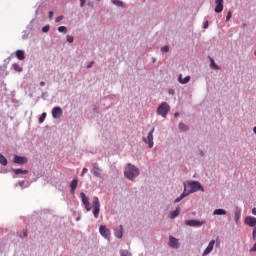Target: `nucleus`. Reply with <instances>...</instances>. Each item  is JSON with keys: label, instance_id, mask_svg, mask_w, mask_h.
<instances>
[{"label": "nucleus", "instance_id": "f257e3e1", "mask_svg": "<svg viewBox=\"0 0 256 256\" xmlns=\"http://www.w3.org/2000/svg\"><path fill=\"white\" fill-rule=\"evenodd\" d=\"M188 185L190 187V190L187 191V186L184 184V192L180 195V197L175 199V203H179L180 201L185 199V197H187V195H189L190 193H197V191H203V186L198 181H191L188 183Z\"/></svg>", "mask_w": 256, "mask_h": 256}, {"label": "nucleus", "instance_id": "f03ea898", "mask_svg": "<svg viewBox=\"0 0 256 256\" xmlns=\"http://www.w3.org/2000/svg\"><path fill=\"white\" fill-rule=\"evenodd\" d=\"M138 175H139V168L135 167L132 164H128L126 166L124 171V177H126V179L133 181V179H135V177H138Z\"/></svg>", "mask_w": 256, "mask_h": 256}, {"label": "nucleus", "instance_id": "7ed1b4c3", "mask_svg": "<svg viewBox=\"0 0 256 256\" xmlns=\"http://www.w3.org/2000/svg\"><path fill=\"white\" fill-rule=\"evenodd\" d=\"M170 111H171V106H169V104L167 102H162L158 106L156 113H157V115H160L161 117H163L165 119Z\"/></svg>", "mask_w": 256, "mask_h": 256}, {"label": "nucleus", "instance_id": "20e7f679", "mask_svg": "<svg viewBox=\"0 0 256 256\" xmlns=\"http://www.w3.org/2000/svg\"><path fill=\"white\" fill-rule=\"evenodd\" d=\"M101 211V204L99 203V198H93V215L95 219H99V213Z\"/></svg>", "mask_w": 256, "mask_h": 256}, {"label": "nucleus", "instance_id": "39448f33", "mask_svg": "<svg viewBox=\"0 0 256 256\" xmlns=\"http://www.w3.org/2000/svg\"><path fill=\"white\" fill-rule=\"evenodd\" d=\"M102 171H103V169H101V167H99V163L95 162L92 164L91 173L94 175V177H98L100 179Z\"/></svg>", "mask_w": 256, "mask_h": 256}, {"label": "nucleus", "instance_id": "423d86ee", "mask_svg": "<svg viewBox=\"0 0 256 256\" xmlns=\"http://www.w3.org/2000/svg\"><path fill=\"white\" fill-rule=\"evenodd\" d=\"M100 231V235H102V237H104V239H107L109 241V239H111V230L107 229V226H100L99 228Z\"/></svg>", "mask_w": 256, "mask_h": 256}, {"label": "nucleus", "instance_id": "0eeeda50", "mask_svg": "<svg viewBox=\"0 0 256 256\" xmlns=\"http://www.w3.org/2000/svg\"><path fill=\"white\" fill-rule=\"evenodd\" d=\"M80 197L83 205L85 206L86 211H91V204L89 203V197L85 195V192H81Z\"/></svg>", "mask_w": 256, "mask_h": 256}, {"label": "nucleus", "instance_id": "6e6552de", "mask_svg": "<svg viewBox=\"0 0 256 256\" xmlns=\"http://www.w3.org/2000/svg\"><path fill=\"white\" fill-rule=\"evenodd\" d=\"M155 132V128H153L148 136H147V139L146 138H143V141L144 143H148V147L149 149H152L153 145H154V142H153V133Z\"/></svg>", "mask_w": 256, "mask_h": 256}, {"label": "nucleus", "instance_id": "1a4fd4ad", "mask_svg": "<svg viewBox=\"0 0 256 256\" xmlns=\"http://www.w3.org/2000/svg\"><path fill=\"white\" fill-rule=\"evenodd\" d=\"M63 115V109L61 107L56 106L52 110V117L54 119H61V116Z\"/></svg>", "mask_w": 256, "mask_h": 256}, {"label": "nucleus", "instance_id": "9d476101", "mask_svg": "<svg viewBox=\"0 0 256 256\" xmlns=\"http://www.w3.org/2000/svg\"><path fill=\"white\" fill-rule=\"evenodd\" d=\"M27 161H28L27 157L19 156V155H15L13 159V163H16L17 165H25Z\"/></svg>", "mask_w": 256, "mask_h": 256}, {"label": "nucleus", "instance_id": "9b49d317", "mask_svg": "<svg viewBox=\"0 0 256 256\" xmlns=\"http://www.w3.org/2000/svg\"><path fill=\"white\" fill-rule=\"evenodd\" d=\"M185 225H187L188 227H201V225H203V222L198 220H186Z\"/></svg>", "mask_w": 256, "mask_h": 256}, {"label": "nucleus", "instance_id": "f8f14e48", "mask_svg": "<svg viewBox=\"0 0 256 256\" xmlns=\"http://www.w3.org/2000/svg\"><path fill=\"white\" fill-rule=\"evenodd\" d=\"M244 223L248 225L249 227H256V218L252 216H248L245 218Z\"/></svg>", "mask_w": 256, "mask_h": 256}, {"label": "nucleus", "instance_id": "ddd939ff", "mask_svg": "<svg viewBox=\"0 0 256 256\" xmlns=\"http://www.w3.org/2000/svg\"><path fill=\"white\" fill-rule=\"evenodd\" d=\"M169 246L173 249H179V240L175 237L170 236Z\"/></svg>", "mask_w": 256, "mask_h": 256}, {"label": "nucleus", "instance_id": "4468645a", "mask_svg": "<svg viewBox=\"0 0 256 256\" xmlns=\"http://www.w3.org/2000/svg\"><path fill=\"white\" fill-rule=\"evenodd\" d=\"M213 247H215V240L210 241L207 248L203 252V256L209 255V253L213 251Z\"/></svg>", "mask_w": 256, "mask_h": 256}, {"label": "nucleus", "instance_id": "2eb2a0df", "mask_svg": "<svg viewBox=\"0 0 256 256\" xmlns=\"http://www.w3.org/2000/svg\"><path fill=\"white\" fill-rule=\"evenodd\" d=\"M178 81L181 83V85H187L189 81H191V76H186L183 78V74H180L178 77Z\"/></svg>", "mask_w": 256, "mask_h": 256}, {"label": "nucleus", "instance_id": "dca6fc26", "mask_svg": "<svg viewBox=\"0 0 256 256\" xmlns=\"http://www.w3.org/2000/svg\"><path fill=\"white\" fill-rule=\"evenodd\" d=\"M77 185H79V180L77 178L73 179L70 187H71V194L75 195V190L77 189Z\"/></svg>", "mask_w": 256, "mask_h": 256}, {"label": "nucleus", "instance_id": "f3484780", "mask_svg": "<svg viewBox=\"0 0 256 256\" xmlns=\"http://www.w3.org/2000/svg\"><path fill=\"white\" fill-rule=\"evenodd\" d=\"M223 11V0H216L215 13H221Z\"/></svg>", "mask_w": 256, "mask_h": 256}, {"label": "nucleus", "instance_id": "a211bd4d", "mask_svg": "<svg viewBox=\"0 0 256 256\" xmlns=\"http://www.w3.org/2000/svg\"><path fill=\"white\" fill-rule=\"evenodd\" d=\"M15 54L19 61H23L25 59V52L23 50H17Z\"/></svg>", "mask_w": 256, "mask_h": 256}, {"label": "nucleus", "instance_id": "6ab92c4d", "mask_svg": "<svg viewBox=\"0 0 256 256\" xmlns=\"http://www.w3.org/2000/svg\"><path fill=\"white\" fill-rule=\"evenodd\" d=\"M114 235L118 239H121L123 237V225H120V228L118 230H115Z\"/></svg>", "mask_w": 256, "mask_h": 256}, {"label": "nucleus", "instance_id": "aec40b11", "mask_svg": "<svg viewBox=\"0 0 256 256\" xmlns=\"http://www.w3.org/2000/svg\"><path fill=\"white\" fill-rule=\"evenodd\" d=\"M13 172L15 173V175H27V173H29V170H23L21 168H18L14 169Z\"/></svg>", "mask_w": 256, "mask_h": 256}, {"label": "nucleus", "instance_id": "412c9836", "mask_svg": "<svg viewBox=\"0 0 256 256\" xmlns=\"http://www.w3.org/2000/svg\"><path fill=\"white\" fill-rule=\"evenodd\" d=\"M179 213H181V208L177 207L175 211L171 212L170 219H175V217H179Z\"/></svg>", "mask_w": 256, "mask_h": 256}, {"label": "nucleus", "instance_id": "4be33fe9", "mask_svg": "<svg viewBox=\"0 0 256 256\" xmlns=\"http://www.w3.org/2000/svg\"><path fill=\"white\" fill-rule=\"evenodd\" d=\"M213 215H227V211L224 209H216L214 210Z\"/></svg>", "mask_w": 256, "mask_h": 256}, {"label": "nucleus", "instance_id": "5701e85b", "mask_svg": "<svg viewBox=\"0 0 256 256\" xmlns=\"http://www.w3.org/2000/svg\"><path fill=\"white\" fill-rule=\"evenodd\" d=\"M12 67H13L14 71H17L18 73H21V71H23V68H21V66H19V64H17V63H14L12 65Z\"/></svg>", "mask_w": 256, "mask_h": 256}, {"label": "nucleus", "instance_id": "b1692460", "mask_svg": "<svg viewBox=\"0 0 256 256\" xmlns=\"http://www.w3.org/2000/svg\"><path fill=\"white\" fill-rule=\"evenodd\" d=\"M0 164L4 166L7 165V158H5L3 154H0Z\"/></svg>", "mask_w": 256, "mask_h": 256}, {"label": "nucleus", "instance_id": "393cba45", "mask_svg": "<svg viewBox=\"0 0 256 256\" xmlns=\"http://www.w3.org/2000/svg\"><path fill=\"white\" fill-rule=\"evenodd\" d=\"M47 117V113H42V115L39 118V123H43Z\"/></svg>", "mask_w": 256, "mask_h": 256}, {"label": "nucleus", "instance_id": "a878e982", "mask_svg": "<svg viewBox=\"0 0 256 256\" xmlns=\"http://www.w3.org/2000/svg\"><path fill=\"white\" fill-rule=\"evenodd\" d=\"M239 219H241V210H237L235 212V220L239 221Z\"/></svg>", "mask_w": 256, "mask_h": 256}, {"label": "nucleus", "instance_id": "bb28decb", "mask_svg": "<svg viewBox=\"0 0 256 256\" xmlns=\"http://www.w3.org/2000/svg\"><path fill=\"white\" fill-rule=\"evenodd\" d=\"M120 255L121 256H131V253H129L128 250H120Z\"/></svg>", "mask_w": 256, "mask_h": 256}, {"label": "nucleus", "instance_id": "cd10ccee", "mask_svg": "<svg viewBox=\"0 0 256 256\" xmlns=\"http://www.w3.org/2000/svg\"><path fill=\"white\" fill-rule=\"evenodd\" d=\"M112 3L114 5H117V7H123V2L119 1V0H113Z\"/></svg>", "mask_w": 256, "mask_h": 256}, {"label": "nucleus", "instance_id": "c85d7f7f", "mask_svg": "<svg viewBox=\"0 0 256 256\" xmlns=\"http://www.w3.org/2000/svg\"><path fill=\"white\" fill-rule=\"evenodd\" d=\"M58 31H59V33H67V27L60 26V27H58Z\"/></svg>", "mask_w": 256, "mask_h": 256}, {"label": "nucleus", "instance_id": "c756f323", "mask_svg": "<svg viewBox=\"0 0 256 256\" xmlns=\"http://www.w3.org/2000/svg\"><path fill=\"white\" fill-rule=\"evenodd\" d=\"M179 129L181 130V131H187V125H185L184 123H180L179 124Z\"/></svg>", "mask_w": 256, "mask_h": 256}, {"label": "nucleus", "instance_id": "7c9ffc66", "mask_svg": "<svg viewBox=\"0 0 256 256\" xmlns=\"http://www.w3.org/2000/svg\"><path fill=\"white\" fill-rule=\"evenodd\" d=\"M210 67H212V69H219V66H217V64H215V60H211V64Z\"/></svg>", "mask_w": 256, "mask_h": 256}, {"label": "nucleus", "instance_id": "2f4dec72", "mask_svg": "<svg viewBox=\"0 0 256 256\" xmlns=\"http://www.w3.org/2000/svg\"><path fill=\"white\" fill-rule=\"evenodd\" d=\"M66 39H67L68 43H73V41H74V38L71 35H67Z\"/></svg>", "mask_w": 256, "mask_h": 256}, {"label": "nucleus", "instance_id": "473e14b6", "mask_svg": "<svg viewBox=\"0 0 256 256\" xmlns=\"http://www.w3.org/2000/svg\"><path fill=\"white\" fill-rule=\"evenodd\" d=\"M161 51H162L163 53H169V46H163V47L161 48Z\"/></svg>", "mask_w": 256, "mask_h": 256}, {"label": "nucleus", "instance_id": "72a5a7b5", "mask_svg": "<svg viewBox=\"0 0 256 256\" xmlns=\"http://www.w3.org/2000/svg\"><path fill=\"white\" fill-rule=\"evenodd\" d=\"M21 239H25L27 237V232L25 230L22 231V234H20Z\"/></svg>", "mask_w": 256, "mask_h": 256}, {"label": "nucleus", "instance_id": "f704fd0d", "mask_svg": "<svg viewBox=\"0 0 256 256\" xmlns=\"http://www.w3.org/2000/svg\"><path fill=\"white\" fill-rule=\"evenodd\" d=\"M42 31H43V33H48V31H49V25L44 26V27L42 28Z\"/></svg>", "mask_w": 256, "mask_h": 256}, {"label": "nucleus", "instance_id": "c9c22d12", "mask_svg": "<svg viewBox=\"0 0 256 256\" xmlns=\"http://www.w3.org/2000/svg\"><path fill=\"white\" fill-rule=\"evenodd\" d=\"M60 21H63V16H58V17L55 19V22H56V23H60Z\"/></svg>", "mask_w": 256, "mask_h": 256}, {"label": "nucleus", "instance_id": "e433bc0d", "mask_svg": "<svg viewBox=\"0 0 256 256\" xmlns=\"http://www.w3.org/2000/svg\"><path fill=\"white\" fill-rule=\"evenodd\" d=\"M85 3H87V0H80V7H85Z\"/></svg>", "mask_w": 256, "mask_h": 256}, {"label": "nucleus", "instance_id": "4c0bfd02", "mask_svg": "<svg viewBox=\"0 0 256 256\" xmlns=\"http://www.w3.org/2000/svg\"><path fill=\"white\" fill-rule=\"evenodd\" d=\"M231 17H232V13H231V11H229L226 16V21H229V19H231Z\"/></svg>", "mask_w": 256, "mask_h": 256}, {"label": "nucleus", "instance_id": "58836bf2", "mask_svg": "<svg viewBox=\"0 0 256 256\" xmlns=\"http://www.w3.org/2000/svg\"><path fill=\"white\" fill-rule=\"evenodd\" d=\"M87 171H89V169L83 168L82 173H81V177H83V175H85V173H87Z\"/></svg>", "mask_w": 256, "mask_h": 256}, {"label": "nucleus", "instance_id": "ea45409f", "mask_svg": "<svg viewBox=\"0 0 256 256\" xmlns=\"http://www.w3.org/2000/svg\"><path fill=\"white\" fill-rule=\"evenodd\" d=\"M252 235H253V241H255L256 240V227L253 229Z\"/></svg>", "mask_w": 256, "mask_h": 256}, {"label": "nucleus", "instance_id": "a19ab883", "mask_svg": "<svg viewBox=\"0 0 256 256\" xmlns=\"http://www.w3.org/2000/svg\"><path fill=\"white\" fill-rule=\"evenodd\" d=\"M209 28V21H205L204 23V29H208Z\"/></svg>", "mask_w": 256, "mask_h": 256}, {"label": "nucleus", "instance_id": "79ce46f5", "mask_svg": "<svg viewBox=\"0 0 256 256\" xmlns=\"http://www.w3.org/2000/svg\"><path fill=\"white\" fill-rule=\"evenodd\" d=\"M48 17H49V19H53V11H50V12L48 13Z\"/></svg>", "mask_w": 256, "mask_h": 256}, {"label": "nucleus", "instance_id": "37998d69", "mask_svg": "<svg viewBox=\"0 0 256 256\" xmlns=\"http://www.w3.org/2000/svg\"><path fill=\"white\" fill-rule=\"evenodd\" d=\"M18 185L20 186V187H23V185H25V181H20L19 183H18Z\"/></svg>", "mask_w": 256, "mask_h": 256}, {"label": "nucleus", "instance_id": "c03bdc74", "mask_svg": "<svg viewBox=\"0 0 256 256\" xmlns=\"http://www.w3.org/2000/svg\"><path fill=\"white\" fill-rule=\"evenodd\" d=\"M91 67H93V62H90V63L87 65V69H91Z\"/></svg>", "mask_w": 256, "mask_h": 256}, {"label": "nucleus", "instance_id": "a18cd8bd", "mask_svg": "<svg viewBox=\"0 0 256 256\" xmlns=\"http://www.w3.org/2000/svg\"><path fill=\"white\" fill-rule=\"evenodd\" d=\"M252 215H256V208L252 209Z\"/></svg>", "mask_w": 256, "mask_h": 256}, {"label": "nucleus", "instance_id": "49530a36", "mask_svg": "<svg viewBox=\"0 0 256 256\" xmlns=\"http://www.w3.org/2000/svg\"><path fill=\"white\" fill-rule=\"evenodd\" d=\"M40 87H45V82H40Z\"/></svg>", "mask_w": 256, "mask_h": 256}, {"label": "nucleus", "instance_id": "de8ad7c7", "mask_svg": "<svg viewBox=\"0 0 256 256\" xmlns=\"http://www.w3.org/2000/svg\"><path fill=\"white\" fill-rule=\"evenodd\" d=\"M174 116H175V117H178V116H179V112H176V113L174 114Z\"/></svg>", "mask_w": 256, "mask_h": 256}]
</instances>
